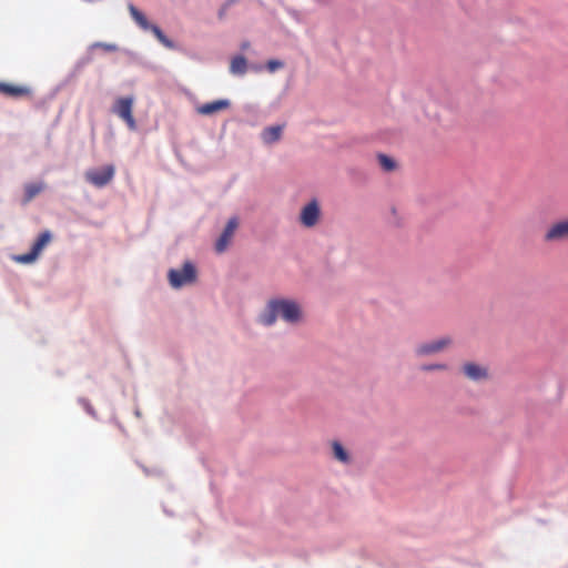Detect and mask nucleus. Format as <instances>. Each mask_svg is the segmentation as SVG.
I'll use <instances>...</instances> for the list:
<instances>
[{
  "instance_id": "9b49d317",
  "label": "nucleus",
  "mask_w": 568,
  "mask_h": 568,
  "mask_svg": "<svg viewBox=\"0 0 568 568\" xmlns=\"http://www.w3.org/2000/svg\"><path fill=\"white\" fill-rule=\"evenodd\" d=\"M452 344L450 337H442L437 341L422 344L417 347L416 353L418 355H429L438 353Z\"/></svg>"
},
{
  "instance_id": "6e6552de",
  "label": "nucleus",
  "mask_w": 568,
  "mask_h": 568,
  "mask_svg": "<svg viewBox=\"0 0 568 568\" xmlns=\"http://www.w3.org/2000/svg\"><path fill=\"white\" fill-rule=\"evenodd\" d=\"M231 106V102L227 99H220L211 101L196 106V112L201 115L210 116L215 113L223 112Z\"/></svg>"
},
{
  "instance_id": "7ed1b4c3",
  "label": "nucleus",
  "mask_w": 568,
  "mask_h": 568,
  "mask_svg": "<svg viewBox=\"0 0 568 568\" xmlns=\"http://www.w3.org/2000/svg\"><path fill=\"white\" fill-rule=\"evenodd\" d=\"M196 280V270L191 262H185L181 270L171 268L169 271V281L172 287L180 288L192 284Z\"/></svg>"
},
{
  "instance_id": "a211bd4d",
  "label": "nucleus",
  "mask_w": 568,
  "mask_h": 568,
  "mask_svg": "<svg viewBox=\"0 0 568 568\" xmlns=\"http://www.w3.org/2000/svg\"><path fill=\"white\" fill-rule=\"evenodd\" d=\"M26 201H31L36 195H38L43 190L42 183H31L26 185Z\"/></svg>"
},
{
  "instance_id": "5701e85b",
  "label": "nucleus",
  "mask_w": 568,
  "mask_h": 568,
  "mask_svg": "<svg viewBox=\"0 0 568 568\" xmlns=\"http://www.w3.org/2000/svg\"><path fill=\"white\" fill-rule=\"evenodd\" d=\"M247 47H248V43H244V44L242 45V49H246Z\"/></svg>"
},
{
  "instance_id": "4be33fe9",
  "label": "nucleus",
  "mask_w": 568,
  "mask_h": 568,
  "mask_svg": "<svg viewBox=\"0 0 568 568\" xmlns=\"http://www.w3.org/2000/svg\"><path fill=\"white\" fill-rule=\"evenodd\" d=\"M99 47H102L104 50L106 51H113L115 50V45L114 44H108V43H99L98 44Z\"/></svg>"
},
{
  "instance_id": "f8f14e48",
  "label": "nucleus",
  "mask_w": 568,
  "mask_h": 568,
  "mask_svg": "<svg viewBox=\"0 0 568 568\" xmlns=\"http://www.w3.org/2000/svg\"><path fill=\"white\" fill-rule=\"evenodd\" d=\"M464 374L473 381H480L487 377V369L475 363H466L463 366Z\"/></svg>"
},
{
  "instance_id": "9d476101",
  "label": "nucleus",
  "mask_w": 568,
  "mask_h": 568,
  "mask_svg": "<svg viewBox=\"0 0 568 568\" xmlns=\"http://www.w3.org/2000/svg\"><path fill=\"white\" fill-rule=\"evenodd\" d=\"M0 94L9 98H24L32 94V90L27 85L0 82Z\"/></svg>"
},
{
  "instance_id": "aec40b11",
  "label": "nucleus",
  "mask_w": 568,
  "mask_h": 568,
  "mask_svg": "<svg viewBox=\"0 0 568 568\" xmlns=\"http://www.w3.org/2000/svg\"><path fill=\"white\" fill-rule=\"evenodd\" d=\"M283 62L278 60H270L266 63V68L270 72H275L276 70L283 68Z\"/></svg>"
},
{
  "instance_id": "423d86ee",
  "label": "nucleus",
  "mask_w": 568,
  "mask_h": 568,
  "mask_svg": "<svg viewBox=\"0 0 568 568\" xmlns=\"http://www.w3.org/2000/svg\"><path fill=\"white\" fill-rule=\"evenodd\" d=\"M320 216L321 210L318 202L316 200H312L305 206H303L300 214V222L305 227H313L318 223Z\"/></svg>"
},
{
  "instance_id": "20e7f679",
  "label": "nucleus",
  "mask_w": 568,
  "mask_h": 568,
  "mask_svg": "<svg viewBox=\"0 0 568 568\" xmlns=\"http://www.w3.org/2000/svg\"><path fill=\"white\" fill-rule=\"evenodd\" d=\"M546 243H560L568 241V217L550 224L544 234Z\"/></svg>"
},
{
  "instance_id": "412c9836",
  "label": "nucleus",
  "mask_w": 568,
  "mask_h": 568,
  "mask_svg": "<svg viewBox=\"0 0 568 568\" xmlns=\"http://www.w3.org/2000/svg\"><path fill=\"white\" fill-rule=\"evenodd\" d=\"M423 371H434V369H446L445 364H433V365H424L422 366Z\"/></svg>"
},
{
  "instance_id": "f03ea898",
  "label": "nucleus",
  "mask_w": 568,
  "mask_h": 568,
  "mask_svg": "<svg viewBox=\"0 0 568 568\" xmlns=\"http://www.w3.org/2000/svg\"><path fill=\"white\" fill-rule=\"evenodd\" d=\"M129 11L133 20L139 24L143 30H150L155 36V38L166 48L173 49V42L162 32V30L154 24H150L145 16L138 10L133 4H129Z\"/></svg>"
},
{
  "instance_id": "ddd939ff",
  "label": "nucleus",
  "mask_w": 568,
  "mask_h": 568,
  "mask_svg": "<svg viewBox=\"0 0 568 568\" xmlns=\"http://www.w3.org/2000/svg\"><path fill=\"white\" fill-rule=\"evenodd\" d=\"M283 130H284V125H282V124L268 126V128L264 129V131L262 133V139L264 140V142L278 141L282 138Z\"/></svg>"
},
{
  "instance_id": "39448f33",
  "label": "nucleus",
  "mask_w": 568,
  "mask_h": 568,
  "mask_svg": "<svg viewBox=\"0 0 568 568\" xmlns=\"http://www.w3.org/2000/svg\"><path fill=\"white\" fill-rule=\"evenodd\" d=\"M115 169L113 165H105L100 169H92L85 172V179L89 183L97 187H103L110 183L114 176Z\"/></svg>"
},
{
  "instance_id": "0eeeda50",
  "label": "nucleus",
  "mask_w": 568,
  "mask_h": 568,
  "mask_svg": "<svg viewBox=\"0 0 568 568\" xmlns=\"http://www.w3.org/2000/svg\"><path fill=\"white\" fill-rule=\"evenodd\" d=\"M132 98H120L114 104V112L123 119L130 128H134V118L132 114Z\"/></svg>"
},
{
  "instance_id": "6ab92c4d",
  "label": "nucleus",
  "mask_w": 568,
  "mask_h": 568,
  "mask_svg": "<svg viewBox=\"0 0 568 568\" xmlns=\"http://www.w3.org/2000/svg\"><path fill=\"white\" fill-rule=\"evenodd\" d=\"M39 256V253L36 252L32 247L31 251L27 254L18 255L16 260L23 264H29L36 261V258Z\"/></svg>"
},
{
  "instance_id": "dca6fc26",
  "label": "nucleus",
  "mask_w": 568,
  "mask_h": 568,
  "mask_svg": "<svg viewBox=\"0 0 568 568\" xmlns=\"http://www.w3.org/2000/svg\"><path fill=\"white\" fill-rule=\"evenodd\" d=\"M377 161H378L381 168L386 172L394 171L397 166L395 160L386 154L379 153L377 155Z\"/></svg>"
},
{
  "instance_id": "f257e3e1",
  "label": "nucleus",
  "mask_w": 568,
  "mask_h": 568,
  "mask_svg": "<svg viewBox=\"0 0 568 568\" xmlns=\"http://www.w3.org/2000/svg\"><path fill=\"white\" fill-rule=\"evenodd\" d=\"M302 311L300 305L293 300L275 298L267 303L265 312L261 315V322L264 325H273L277 317L287 323H297L301 320Z\"/></svg>"
},
{
  "instance_id": "4468645a",
  "label": "nucleus",
  "mask_w": 568,
  "mask_h": 568,
  "mask_svg": "<svg viewBox=\"0 0 568 568\" xmlns=\"http://www.w3.org/2000/svg\"><path fill=\"white\" fill-rule=\"evenodd\" d=\"M247 70V62L243 55H236L231 60L230 72L237 75H243Z\"/></svg>"
},
{
  "instance_id": "2eb2a0df",
  "label": "nucleus",
  "mask_w": 568,
  "mask_h": 568,
  "mask_svg": "<svg viewBox=\"0 0 568 568\" xmlns=\"http://www.w3.org/2000/svg\"><path fill=\"white\" fill-rule=\"evenodd\" d=\"M51 237L52 236L49 231L42 232L33 243L32 248L40 254L41 251L50 243Z\"/></svg>"
},
{
  "instance_id": "f3484780",
  "label": "nucleus",
  "mask_w": 568,
  "mask_h": 568,
  "mask_svg": "<svg viewBox=\"0 0 568 568\" xmlns=\"http://www.w3.org/2000/svg\"><path fill=\"white\" fill-rule=\"evenodd\" d=\"M332 448H333L334 457L337 460H339L342 463H348V460H349L348 454L338 442H334L332 445Z\"/></svg>"
},
{
  "instance_id": "1a4fd4ad",
  "label": "nucleus",
  "mask_w": 568,
  "mask_h": 568,
  "mask_svg": "<svg viewBox=\"0 0 568 568\" xmlns=\"http://www.w3.org/2000/svg\"><path fill=\"white\" fill-rule=\"evenodd\" d=\"M239 222L236 217H232L229 220L223 233L219 237L215 244V250L219 253H222L226 250L229 243L231 242L235 230L237 229Z\"/></svg>"
}]
</instances>
